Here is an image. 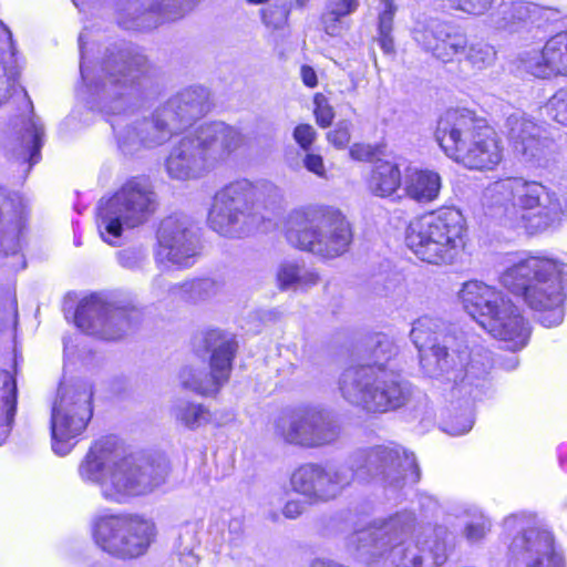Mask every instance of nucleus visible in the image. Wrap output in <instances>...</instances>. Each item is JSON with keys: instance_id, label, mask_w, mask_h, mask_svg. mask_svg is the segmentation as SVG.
<instances>
[{"instance_id": "obj_15", "label": "nucleus", "mask_w": 567, "mask_h": 567, "mask_svg": "<svg viewBox=\"0 0 567 567\" xmlns=\"http://www.w3.org/2000/svg\"><path fill=\"white\" fill-rule=\"evenodd\" d=\"M156 207L157 196L148 179H128L111 197L99 202L96 226L102 240L112 246L117 245L124 227L143 225Z\"/></svg>"}, {"instance_id": "obj_41", "label": "nucleus", "mask_w": 567, "mask_h": 567, "mask_svg": "<svg viewBox=\"0 0 567 567\" xmlns=\"http://www.w3.org/2000/svg\"><path fill=\"white\" fill-rule=\"evenodd\" d=\"M464 55L474 70L482 71L494 63L496 51L485 42H475L470 45L467 44Z\"/></svg>"}, {"instance_id": "obj_9", "label": "nucleus", "mask_w": 567, "mask_h": 567, "mask_svg": "<svg viewBox=\"0 0 567 567\" xmlns=\"http://www.w3.org/2000/svg\"><path fill=\"white\" fill-rule=\"evenodd\" d=\"M435 138L449 158L471 171H493L503 161L495 130L465 109L447 110L437 121Z\"/></svg>"}, {"instance_id": "obj_60", "label": "nucleus", "mask_w": 567, "mask_h": 567, "mask_svg": "<svg viewBox=\"0 0 567 567\" xmlns=\"http://www.w3.org/2000/svg\"><path fill=\"white\" fill-rule=\"evenodd\" d=\"M250 4H261L267 2L268 0H246Z\"/></svg>"}, {"instance_id": "obj_13", "label": "nucleus", "mask_w": 567, "mask_h": 567, "mask_svg": "<svg viewBox=\"0 0 567 567\" xmlns=\"http://www.w3.org/2000/svg\"><path fill=\"white\" fill-rule=\"evenodd\" d=\"M287 239L301 250L331 259L348 250L352 231L349 221L338 209L310 205L290 213Z\"/></svg>"}, {"instance_id": "obj_17", "label": "nucleus", "mask_w": 567, "mask_h": 567, "mask_svg": "<svg viewBox=\"0 0 567 567\" xmlns=\"http://www.w3.org/2000/svg\"><path fill=\"white\" fill-rule=\"evenodd\" d=\"M92 390L85 384H61L51 413L52 450L69 454L92 417Z\"/></svg>"}, {"instance_id": "obj_58", "label": "nucleus", "mask_w": 567, "mask_h": 567, "mask_svg": "<svg viewBox=\"0 0 567 567\" xmlns=\"http://www.w3.org/2000/svg\"><path fill=\"white\" fill-rule=\"evenodd\" d=\"M241 529H243V525H241V522L239 519H233L230 523H229V533L233 534H240L241 533Z\"/></svg>"}, {"instance_id": "obj_23", "label": "nucleus", "mask_w": 567, "mask_h": 567, "mask_svg": "<svg viewBox=\"0 0 567 567\" xmlns=\"http://www.w3.org/2000/svg\"><path fill=\"white\" fill-rule=\"evenodd\" d=\"M28 114L16 118L11 132L8 135L4 148L23 161H28L30 167L40 161V151L43 145L44 128L39 117L33 113V105L22 90Z\"/></svg>"}, {"instance_id": "obj_46", "label": "nucleus", "mask_w": 567, "mask_h": 567, "mask_svg": "<svg viewBox=\"0 0 567 567\" xmlns=\"http://www.w3.org/2000/svg\"><path fill=\"white\" fill-rule=\"evenodd\" d=\"M451 8L467 14H484L495 0H446Z\"/></svg>"}, {"instance_id": "obj_14", "label": "nucleus", "mask_w": 567, "mask_h": 567, "mask_svg": "<svg viewBox=\"0 0 567 567\" xmlns=\"http://www.w3.org/2000/svg\"><path fill=\"white\" fill-rule=\"evenodd\" d=\"M465 218L455 207H441L413 218L405 229L408 248L422 261L451 264L464 247Z\"/></svg>"}, {"instance_id": "obj_55", "label": "nucleus", "mask_w": 567, "mask_h": 567, "mask_svg": "<svg viewBox=\"0 0 567 567\" xmlns=\"http://www.w3.org/2000/svg\"><path fill=\"white\" fill-rule=\"evenodd\" d=\"M301 79L305 85L309 87H315L318 84L317 73L309 65L301 66Z\"/></svg>"}, {"instance_id": "obj_40", "label": "nucleus", "mask_w": 567, "mask_h": 567, "mask_svg": "<svg viewBox=\"0 0 567 567\" xmlns=\"http://www.w3.org/2000/svg\"><path fill=\"white\" fill-rule=\"evenodd\" d=\"M463 512L467 517L464 529L466 539L471 543L483 539L491 528L489 520L476 506H467Z\"/></svg>"}, {"instance_id": "obj_32", "label": "nucleus", "mask_w": 567, "mask_h": 567, "mask_svg": "<svg viewBox=\"0 0 567 567\" xmlns=\"http://www.w3.org/2000/svg\"><path fill=\"white\" fill-rule=\"evenodd\" d=\"M278 285L281 289H307L315 286L318 274L292 261L282 262L277 271Z\"/></svg>"}, {"instance_id": "obj_24", "label": "nucleus", "mask_w": 567, "mask_h": 567, "mask_svg": "<svg viewBox=\"0 0 567 567\" xmlns=\"http://www.w3.org/2000/svg\"><path fill=\"white\" fill-rule=\"evenodd\" d=\"M506 125L514 152L526 163L540 165L550 145L542 136V127L520 113L509 115Z\"/></svg>"}, {"instance_id": "obj_11", "label": "nucleus", "mask_w": 567, "mask_h": 567, "mask_svg": "<svg viewBox=\"0 0 567 567\" xmlns=\"http://www.w3.org/2000/svg\"><path fill=\"white\" fill-rule=\"evenodd\" d=\"M281 198V189L269 181H235L215 194L208 225L225 237L247 236L265 218L260 208L275 205Z\"/></svg>"}, {"instance_id": "obj_8", "label": "nucleus", "mask_w": 567, "mask_h": 567, "mask_svg": "<svg viewBox=\"0 0 567 567\" xmlns=\"http://www.w3.org/2000/svg\"><path fill=\"white\" fill-rule=\"evenodd\" d=\"M566 280L567 264L548 256L519 258L499 275L504 288L522 297L530 309L544 312L540 322L545 327L558 326L564 319Z\"/></svg>"}, {"instance_id": "obj_57", "label": "nucleus", "mask_w": 567, "mask_h": 567, "mask_svg": "<svg viewBox=\"0 0 567 567\" xmlns=\"http://www.w3.org/2000/svg\"><path fill=\"white\" fill-rule=\"evenodd\" d=\"M504 525L507 529H514L516 527H522L518 516H509L505 519Z\"/></svg>"}, {"instance_id": "obj_37", "label": "nucleus", "mask_w": 567, "mask_h": 567, "mask_svg": "<svg viewBox=\"0 0 567 567\" xmlns=\"http://www.w3.org/2000/svg\"><path fill=\"white\" fill-rule=\"evenodd\" d=\"M445 29L446 24L437 20L417 22L412 30V38L423 50L431 52L433 55L435 47L444 37Z\"/></svg>"}, {"instance_id": "obj_59", "label": "nucleus", "mask_w": 567, "mask_h": 567, "mask_svg": "<svg viewBox=\"0 0 567 567\" xmlns=\"http://www.w3.org/2000/svg\"><path fill=\"white\" fill-rule=\"evenodd\" d=\"M163 282H164V279H163L161 276H157V277L154 279L153 285H154V286H158V287H161V286L163 285Z\"/></svg>"}, {"instance_id": "obj_22", "label": "nucleus", "mask_w": 567, "mask_h": 567, "mask_svg": "<svg viewBox=\"0 0 567 567\" xmlns=\"http://www.w3.org/2000/svg\"><path fill=\"white\" fill-rule=\"evenodd\" d=\"M509 553L523 567H566L554 545L553 535L536 527L526 528L509 545Z\"/></svg>"}, {"instance_id": "obj_26", "label": "nucleus", "mask_w": 567, "mask_h": 567, "mask_svg": "<svg viewBox=\"0 0 567 567\" xmlns=\"http://www.w3.org/2000/svg\"><path fill=\"white\" fill-rule=\"evenodd\" d=\"M156 0H122L116 11L121 28L132 31H148L159 25L155 9Z\"/></svg>"}, {"instance_id": "obj_54", "label": "nucleus", "mask_w": 567, "mask_h": 567, "mask_svg": "<svg viewBox=\"0 0 567 567\" xmlns=\"http://www.w3.org/2000/svg\"><path fill=\"white\" fill-rule=\"evenodd\" d=\"M303 512V504L300 501H289L286 503L282 509L285 517L295 519Z\"/></svg>"}, {"instance_id": "obj_35", "label": "nucleus", "mask_w": 567, "mask_h": 567, "mask_svg": "<svg viewBox=\"0 0 567 567\" xmlns=\"http://www.w3.org/2000/svg\"><path fill=\"white\" fill-rule=\"evenodd\" d=\"M198 523H186L179 528L176 554L182 567H195L198 564L194 554L198 545Z\"/></svg>"}, {"instance_id": "obj_29", "label": "nucleus", "mask_w": 567, "mask_h": 567, "mask_svg": "<svg viewBox=\"0 0 567 567\" xmlns=\"http://www.w3.org/2000/svg\"><path fill=\"white\" fill-rule=\"evenodd\" d=\"M399 166L392 162L377 159L368 179L369 189L377 196L392 195L402 185Z\"/></svg>"}, {"instance_id": "obj_25", "label": "nucleus", "mask_w": 567, "mask_h": 567, "mask_svg": "<svg viewBox=\"0 0 567 567\" xmlns=\"http://www.w3.org/2000/svg\"><path fill=\"white\" fill-rule=\"evenodd\" d=\"M25 227V208L9 198L4 189L0 187V255L17 256L21 259L20 268L25 267L22 256H18L22 247Z\"/></svg>"}, {"instance_id": "obj_39", "label": "nucleus", "mask_w": 567, "mask_h": 567, "mask_svg": "<svg viewBox=\"0 0 567 567\" xmlns=\"http://www.w3.org/2000/svg\"><path fill=\"white\" fill-rule=\"evenodd\" d=\"M545 48L555 75L567 74V32L551 37Z\"/></svg>"}, {"instance_id": "obj_21", "label": "nucleus", "mask_w": 567, "mask_h": 567, "mask_svg": "<svg viewBox=\"0 0 567 567\" xmlns=\"http://www.w3.org/2000/svg\"><path fill=\"white\" fill-rule=\"evenodd\" d=\"M105 300L107 299L100 295L83 298L75 311V324L87 334L116 340L131 327L136 311L115 307Z\"/></svg>"}, {"instance_id": "obj_7", "label": "nucleus", "mask_w": 567, "mask_h": 567, "mask_svg": "<svg viewBox=\"0 0 567 567\" xmlns=\"http://www.w3.org/2000/svg\"><path fill=\"white\" fill-rule=\"evenodd\" d=\"M78 473L84 483L97 485L106 502L125 504L161 485L167 465L165 461L155 463L133 456L117 458L106 444L96 442L79 464Z\"/></svg>"}, {"instance_id": "obj_33", "label": "nucleus", "mask_w": 567, "mask_h": 567, "mask_svg": "<svg viewBox=\"0 0 567 567\" xmlns=\"http://www.w3.org/2000/svg\"><path fill=\"white\" fill-rule=\"evenodd\" d=\"M172 414L178 423L189 430L199 429L213 421L212 412L205 405L185 400H178L174 404Z\"/></svg>"}, {"instance_id": "obj_38", "label": "nucleus", "mask_w": 567, "mask_h": 567, "mask_svg": "<svg viewBox=\"0 0 567 567\" xmlns=\"http://www.w3.org/2000/svg\"><path fill=\"white\" fill-rule=\"evenodd\" d=\"M174 295L184 299L197 302L214 296L218 291V285L209 278L194 279L172 288Z\"/></svg>"}, {"instance_id": "obj_47", "label": "nucleus", "mask_w": 567, "mask_h": 567, "mask_svg": "<svg viewBox=\"0 0 567 567\" xmlns=\"http://www.w3.org/2000/svg\"><path fill=\"white\" fill-rule=\"evenodd\" d=\"M118 264L127 269H137L146 261L147 254L141 248H126L117 254Z\"/></svg>"}, {"instance_id": "obj_5", "label": "nucleus", "mask_w": 567, "mask_h": 567, "mask_svg": "<svg viewBox=\"0 0 567 567\" xmlns=\"http://www.w3.org/2000/svg\"><path fill=\"white\" fill-rule=\"evenodd\" d=\"M487 214L502 226L527 235L542 234L557 227L567 206L553 188L519 177L491 184L483 194Z\"/></svg>"}, {"instance_id": "obj_56", "label": "nucleus", "mask_w": 567, "mask_h": 567, "mask_svg": "<svg viewBox=\"0 0 567 567\" xmlns=\"http://www.w3.org/2000/svg\"><path fill=\"white\" fill-rule=\"evenodd\" d=\"M72 2L80 12H86L95 6L97 0H72Z\"/></svg>"}, {"instance_id": "obj_63", "label": "nucleus", "mask_w": 567, "mask_h": 567, "mask_svg": "<svg viewBox=\"0 0 567 567\" xmlns=\"http://www.w3.org/2000/svg\"><path fill=\"white\" fill-rule=\"evenodd\" d=\"M91 567H101V566H99V565H93V566H91Z\"/></svg>"}, {"instance_id": "obj_52", "label": "nucleus", "mask_w": 567, "mask_h": 567, "mask_svg": "<svg viewBox=\"0 0 567 567\" xmlns=\"http://www.w3.org/2000/svg\"><path fill=\"white\" fill-rule=\"evenodd\" d=\"M377 155V147L370 144L355 143L350 147L351 158L360 162H371Z\"/></svg>"}, {"instance_id": "obj_44", "label": "nucleus", "mask_w": 567, "mask_h": 567, "mask_svg": "<svg viewBox=\"0 0 567 567\" xmlns=\"http://www.w3.org/2000/svg\"><path fill=\"white\" fill-rule=\"evenodd\" d=\"M548 115L563 125H567V86L559 89L547 102Z\"/></svg>"}, {"instance_id": "obj_30", "label": "nucleus", "mask_w": 567, "mask_h": 567, "mask_svg": "<svg viewBox=\"0 0 567 567\" xmlns=\"http://www.w3.org/2000/svg\"><path fill=\"white\" fill-rule=\"evenodd\" d=\"M358 8V0H328L321 17L324 32L331 37L340 35L349 28L347 18Z\"/></svg>"}, {"instance_id": "obj_48", "label": "nucleus", "mask_w": 567, "mask_h": 567, "mask_svg": "<svg viewBox=\"0 0 567 567\" xmlns=\"http://www.w3.org/2000/svg\"><path fill=\"white\" fill-rule=\"evenodd\" d=\"M315 115L317 123L322 127L329 126L334 117L333 109L322 94L315 96Z\"/></svg>"}, {"instance_id": "obj_6", "label": "nucleus", "mask_w": 567, "mask_h": 567, "mask_svg": "<svg viewBox=\"0 0 567 567\" xmlns=\"http://www.w3.org/2000/svg\"><path fill=\"white\" fill-rule=\"evenodd\" d=\"M396 347L378 337L370 362L346 369L339 379L342 398L367 413L383 414L405 406L414 394L412 384L390 368Z\"/></svg>"}, {"instance_id": "obj_4", "label": "nucleus", "mask_w": 567, "mask_h": 567, "mask_svg": "<svg viewBox=\"0 0 567 567\" xmlns=\"http://www.w3.org/2000/svg\"><path fill=\"white\" fill-rule=\"evenodd\" d=\"M411 339L427 377L451 384L453 398L481 399L492 367L486 352H468L463 337L445 333L444 323L430 316L414 321Z\"/></svg>"}, {"instance_id": "obj_20", "label": "nucleus", "mask_w": 567, "mask_h": 567, "mask_svg": "<svg viewBox=\"0 0 567 567\" xmlns=\"http://www.w3.org/2000/svg\"><path fill=\"white\" fill-rule=\"evenodd\" d=\"M154 259L163 270L186 269L196 262L200 252L199 238L185 216H169L157 230Z\"/></svg>"}, {"instance_id": "obj_16", "label": "nucleus", "mask_w": 567, "mask_h": 567, "mask_svg": "<svg viewBox=\"0 0 567 567\" xmlns=\"http://www.w3.org/2000/svg\"><path fill=\"white\" fill-rule=\"evenodd\" d=\"M95 544L118 559L143 556L155 540V523L143 515L130 513H99L92 518Z\"/></svg>"}, {"instance_id": "obj_42", "label": "nucleus", "mask_w": 567, "mask_h": 567, "mask_svg": "<svg viewBox=\"0 0 567 567\" xmlns=\"http://www.w3.org/2000/svg\"><path fill=\"white\" fill-rule=\"evenodd\" d=\"M522 65L526 72L536 78L547 79L555 75L554 69L549 64L546 48L544 47L540 52L533 51L522 59Z\"/></svg>"}, {"instance_id": "obj_12", "label": "nucleus", "mask_w": 567, "mask_h": 567, "mask_svg": "<svg viewBox=\"0 0 567 567\" xmlns=\"http://www.w3.org/2000/svg\"><path fill=\"white\" fill-rule=\"evenodd\" d=\"M457 295L463 309L504 348L516 352L526 347L528 322L503 291L481 280H468Z\"/></svg>"}, {"instance_id": "obj_31", "label": "nucleus", "mask_w": 567, "mask_h": 567, "mask_svg": "<svg viewBox=\"0 0 567 567\" xmlns=\"http://www.w3.org/2000/svg\"><path fill=\"white\" fill-rule=\"evenodd\" d=\"M17 408V381L8 371H0V434L1 441L10 431Z\"/></svg>"}, {"instance_id": "obj_3", "label": "nucleus", "mask_w": 567, "mask_h": 567, "mask_svg": "<svg viewBox=\"0 0 567 567\" xmlns=\"http://www.w3.org/2000/svg\"><path fill=\"white\" fill-rule=\"evenodd\" d=\"M446 529L416 530L411 512H401L350 536L349 550L367 567H437L447 558Z\"/></svg>"}, {"instance_id": "obj_53", "label": "nucleus", "mask_w": 567, "mask_h": 567, "mask_svg": "<svg viewBox=\"0 0 567 567\" xmlns=\"http://www.w3.org/2000/svg\"><path fill=\"white\" fill-rule=\"evenodd\" d=\"M305 167L316 174L319 177H326V167L323 163V158L317 154H307L303 159Z\"/></svg>"}, {"instance_id": "obj_27", "label": "nucleus", "mask_w": 567, "mask_h": 567, "mask_svg": "<svg viewBox=\"0 0 567 567\" xmlns=\"http://www.w3.org/2000/svg\"><path fill=\"white\" fill-rule=\"evenodd\" d=\"M441 188L442 177L432 169L409 168L402 179L405 196L419 204L437 199Z\"/></svg>"}, {"instance_id": "obj_36", "label": "nucleus", "mask_w": 567, "mask_h": 567, "mask_svg": "<svg viewBox=\"0 0 567 567\" xmlns=\"http://www.w3.org/2000/svg\"><path fill=\"white\" fill-rule=\"evenodd\" d=\"M435 47L433 54L437 60L447 63L452 62L456 56L464 54L467 48V37L458 31H453L446 25L444 37H442Z\"/></svg>"}, {"instance_id": "obj_2", "label": "nucleus", "mask_w": 567, "mask_h": 567, "mask_svg": "<svg viewBox=\"0 0 567 567\" xmlns=\"http://www.w3.org/2000/svg\"><path fill=\"white\" fill-rule=\"evenodd\" d=\"M354 478L399 488L416 483L420 470L413 453L389 443L354 451L348 464H303L291 474L290 485L309 504H322L338 498Z\"/></svg>"}, {"instance_id": "obj_28", "label": "nucleus", "mask_w": 567, "mask_h": 567, "mask_svg": "<svg viewBox=\"0 0 567 567\" xmlns=\"http://www.w3.org/2000/svg\"><path fill=\"white\" fill-rule=\"evenodd\" d=\"M539 8L529 2H504L492 16V22L497 29L515 31L520 24L533 21Z\"/></svg>"}, {"instance_id": "obj_45", "label": "nucleus", "mask_w": 567, "mask_h": 567, "mask_svg": "<svg viewBox=\"0 0 567 567\" xmlns=\"http://www.w3.org/2000/svg\"><path fill=\"white\" fill-rule=\"evenodd\" d=\"M289 9L286 6L272 4L261 11L264 23L274 30L282 29L288 20Z\"/></svg>"}, {"instance_id": "obj_51", "label": "nucleus", "mask_w": 567, "mask_h": 567, "mask_svg": "<svg viewBox=\"0 0 567 567\" xmlns=\"http://www.w3.org/2000/svg\"><path fill=\"white\" fill-rule=\"evenodd\" d=\"M316 138V131L309 124H300L293 130V140L305 151H308Z\"/></svg>"}, {"instance_id": "obj_43", "label": "nucleus", "mask_w": 567, "mask_h": 567, "mask_svg": "<svg viewBox=\"0 0 567 567\" xmlns=\"http://www.w3.org/2000/svg\"><path fill=\"white\" fill-rule=\"evenodd\" d=\"M195 0H156L155 9L159 16V25L168 20H175L190 11Z\"/></svg>"}, {"instance_id": "obj_19", "label": "nucleus", "mask_w": 567, "mask_h": 567, "mask_svg": "<svg viewBox=\"0 0 567 567\" xmlns=\"http://www.w3.org/2000/svg\"><path fill=\"white\" fill-rule=\"evenodd\" d=\"M206 343L212 350L210 371L190 365L185 367L179 373V381L184 389L204 396L218 393L228 381L237 350L236 341L219 330L209 331Z\"/></svg>"}, {"instance_id": "obj_49", "label": "nucleus", "mask_w": 567, "mask_h": 567, "mask_svg": "<svg viewBox=\"0 0 567 567\" xmlns=\"http://www.w3.org/2000/svg\"><path fill=\"white\" fill-rule=\"evenodd\" d=\"M474 424L473 413L472 411H466L460 417H455L446 423L444 431L450 435H463L466 434Z\"/></svg>"}, {"instance_id": "obj_50", "label": "nucleus", "mask_w": 567, "mask_h": 567, "mask_svg": "<svg viewBox=\"0 0 567 567\" xmlns=\"http://www.w3.org/2000/svg\"><path fill=\"white\" fill-rule=\"evenodd\" d=\"M328 141L338 148H343L350 141V123L340 122L327 134Z\"/></svg>"}, {"instance_id": "obj_18", "label": "nucleus", "mask_w": 567, "mask_h": 567, "mask_svg": "<svg viewBox=\"0 0 567 567\" xmlns=\"http://www.w3.org/2000/svg\"><path fill=\"white\" fill-rule=\"evenodd\" d=\"M276 431L289 444L320 447L334 443L341 427L332 416L317 408H299L284 413L276 422Z\"/></svg>"}, {"instance_id": "obj_10", "label": "nucleus", "mask_w": 567, "mask_h": 567, "mask_svg": "<svg viewBox=\"0 0 567 567\" xmlns=\"http://www.w3.org/2000/svg\"><path fill=\"white\" fill-rule=\"evenodd\" d=\"M245 144L244 135L224 122L204 123L185 134L165 161L169 177L196 179L225 162Z\"/></svg>"}, {"instance_id": "obj_61", "label": "nucleus", "mask_w": 567, "mask_h": 567, "mask_svg": "<svg viewBox=\"0 0 567 567\" xmlns=\"http://www.w3.org/2000/svg\"><path fill=\"white\" fill-rule=\"evenodd\" d=\"M468 505H464L462 506L460 509H457L460 513H456V516H460V514H462L465 518H467L465 515H464V508H466Z\"/></svg>"}, {"instance_id": "obj_62", "label": "nucleus", "mask_w": 567, "mask_h": 567, "mask_svg": "<svg viewBox=\"0 0 567 567\" xmlns=\"http://www.w3.org/2000/svg\"><path fill=\"white\" fill-rule=\"evenodd\" d=\"M0 29L3 30L6 33H8L9 38L11 37L10 32L7 30V28L3 25V23L0 21Z\"/></svg>"}, {"instance_id": "obj_1", "label": "nucleus", "mask_w": 567, "mask_h": 567, "mask_svg": "<svg viewBox=\"0 0 567 567\" xmlns=\"http://www.w3.org/2000/svg\"><path fill=\"white\" fill-rule=\"evenodd\" d=\"M85 37L84 32L79 35L82 84L78 89V97L91 109L115 115L110 124L123 154L133 155L142 147L164 144L175 132L209 110L208 91L193 86L159 106L152 118L130 121L122 113L127 110V99L148 76L146 56L135 47L115 43L106 49L102 62L95 65Z\"/></svg>"}, {"instance_id": "obj_34", "label": "nucleus", "mask_w": 567, "mask_h": 567, "mask_svg": "<svg viewBox=\"0 0 567 567\" xmlns=\"http://www.w3.org/2000/svg\"><path fill=\"white\" fill-rule=\"evenodd\" d=\"M378 35L377 42L385 54L395 52L393 31V19L396 12L394 0H380L378 6Z\"/></svg>"}]
</instances>
